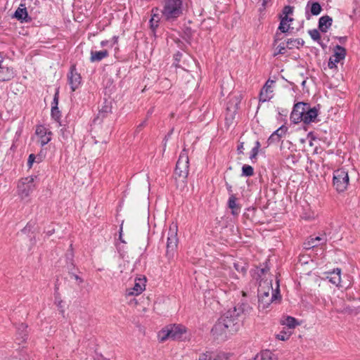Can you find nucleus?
<instances>
[{
    "instance_id": "c03bdc74",
    "label": "nucleus",
    "mask_w": 360,
    "mask_h": 360,
    "mask_svg": "<svg viewBox=\"0 0 360 360\" xmlns=\"http://www.w3.org/2000/svg\"><path fill=\"white\" fill-rule=\"evenodd\" d=\"M71 276L74 278L76 281H77L79 283L83 282V280L76 274H72Z\"/></svg>"
},
{
    "instance_id": "e433bc0d",
    "label": "nucleus",
    "mask_w": 360,
    "mask_h": 360,
    "mask_svg": "<svg viewBox=\"0 0 360 360\" xmlns=\"http://www.w3.org/2000/svg\"><path fill=\"white\" fill-rule=\"evenodd\" d=\"M285 52V46L284 44H280L277 46L276 48V52L274 53V56L278 55V54H284Z\"/></svg>"
},
{
    "instance_id": "7ed1b4c3",
    "label": "nucleus",
    "mask_w": 360,
    "mask_h": 360,
    "mask_svg": "<svg viewBox=\"0 0 360 360\" xmlns=\"http://www.w3.org/2000/svg\"><path fill=\"white\" fill-rule=\"evenodd\" d=\"M160 12L167 21H173L183 13V0H162Z\"/></svg>"
},
{
    "instance_id": "b1692460",
    "label": "nucleus",
    "mask_w": 360,
    "mask_h": 360,
    "mask_svg": "<svg viewBox=\"0 0 360 360\" xmlns=\"http://www.w3.org/2000/svg\"><path fill=\"white\" fill-rule=\"evenodd\" d=\"M340 274L341 269L337 268L334 269L333 271L328 273L327 278L328 279L329 282H330L333 285L339 286L341 281Z\"/></svg>"
},
{
    "instance_id": "09e8293b",
    "label": "nucleus",
    "mask_w": 360,
    "mask_h": 360,
    "mask_svg": "<svg viewBox=\"0 0 360 360\" xmlns=\"http://www.w3.org/2000/svg\"><path fill=\"white\" fill-rule=\"evenodd\" d=\"M280 34H279V33L276 32V36H275V39H274V43H275V44H276V43H277V41H278V40H280V39H281L279 38V35H280Z\"/></svg>"
},
{
    "instance_id": "a878e982",
    "label": "nucleus",
    "mask_w": 360,
    "mask_h": 360,
    "mask_svg": "<svg viewBox=\"0 0 360 360\" xmlns=\"http://www.w3.org/2000/svg\"><path fill=\"white\" fill-rule=\"evenodd\" d=\"M27 328V326L24 323H21L18 328L16 339L19 340L18 344H20L27 340L28 335Z\"/></svg>"
},
{
    "instance_id": "9b49d317",
    "label": "nucleus",
    "mask_w": 360,
    "mask_h": 360,
    "mask_svg": "<svg viewBox=\"0 0 360 360\" xmlns=\"http://www.w3.org/2000/svg\"><path fill=\"white\" fill-rule=\"evenodd\" d=\"M68 79L72 91H75L79 87L82 82V77L80 74L77 72L75 65L71 66L70 72L68 74Z\"/></svg>"
},
{
    "instance_id": "de8ad7c7",
    "label": "nucleus",
    "mask_w": 360,
    "mask_h": 360,
    "mask_svg": "<svg viewBox=\"0 0 360 360\" xmlns=\"http://www.w3.org/2000/svg\"><path fill=\"white\" fill-rule=\"evenodd\" d=\"M146 121L145 120L137 127V129L141 130L146 125Z\"/></svg>"
},
{
    "instance_id": "5701e85b",
    "label": "nucleus",
    "mask_w": 360,
    "mask_h": 360,
    "mask_svg": "<svg viewBox=\"0 0 360 360\" xmlns=\"http://www.w3.org/2000/svg\"><path fill=\"white\" fill-rule=\"evenodd\" d=\"M237 198L235 195L229 196L228 200V207L231 210V214L233 216H237L240 212V206L237 203Z\"/></svg>"
},
{
    "instance_id": "1a4fd4ad",
    "label": "nucleus",
    "mask_w": 360,
    "mask_h": 360,
    "mask_svg": "<svg viewBox=\"0 0 360 360\" xmlns=\"http://www.w3.org/2000/svg\"><path fill=\"white\" fill-rule=\"evenodd\" d=\"M346 56V49L340 46H335V53L333 54L328 60V66L330 69L337 68V63L344 60Z\"/></svg>"
},
{
    "instance_id": "37998d69",
    "label": "nucleus",
    "mask_w": 360,
    "mask_h": 360,
    "mask_svg": "<svg viewBox=\"0 0 360 360\" xmlns=\"http://www.w3.org/2000/svg\"><path fill=\"white\" fill-rule=\"evenodd\" d=\"M226 189L228 191V193L229 194V195L231 196V195H234L233 193V190H232V186L231 185H230L229 183L226 182Z\"/></svg>"
},
{
    "instance_id": "79ce46f5",
    "label": "nucleus",
    "mask_w": 360,
    "mask_h": 360,
    "mask_svg": "<svg viewBox=\"0 0 360 360\" xmlns=\"http://www.w3.org/2000/svg\"><path fill=\"white\" fill-rule=\"evenodd\" d=\"M62 300L59 298H58L57 297H56V301H55V303L56 304V305L58 306V307L59 309H60V311L62 313H64V310L63 309V306H62Z\"/></svg>"
},
{
    "instance_id": "7c9ffc66",
    "label": "nucleus",
    "mask_w": 360,
    "mask_h": 360,
    "mask_svg": "<svg viewBox=\"0 0 360 360\" xmlns=\"http://www.w3.org/2000/svg\"><path fill=\"white\" fill-rule=\"evenodd\" d=\"M254 174V169L252 166L244 165L242 167V176H252Z\"/></svg>"
},
{
    "instance_id": "f704fd0d",
    "label": "nucleus",
    "mask_w": 360,
    "mask_h": 360,
    "mask_svg": "<svg viewBox=\"0 0 360 360\" xmlns=\"http://www.w3.org/2000/svg\"><path fill=\"white\" fill-rule=\"evenodd\" d=\"M158 11H159V8H153L152 10V16H151V18H150V21H155V23L157 22L158 24L160 20V15L158 13Z\"/></svg>"
},
{
    "instance_id": "cd10ccee",
    "label": "nucleus",
    "mask_w": 360,
    "mask_h": 360,
    "mask_svg": "<svg viewBox=\"0 0 360 360\" xmlns=\"http://www.w3.org/2000/svg\"><path fill=\"white\" fill-rule=\"evenodd\" d=\"M292 20L293 19L292 18L286 16L282 17L278 27V30L283 33L287 32L290 27V26L288 25V22H292Z\"/></svg>"
},
{
    "instance_id": "58836bf2",
    "label": "nucleus",
    "mask_w": 360,
    "mask_h": 360,
    "mask_svg": "<svg viewBox=\"0 0 360 360\" xmlns=\"http://www.w3.org/2000/svg\"><path fill=\"white\" fill-rule=\"evenodd\" d=\"M58 100H59V89H57L56 91V93L54 94L53 101L51 103V106H56V107H58Z\"/></svg>"
},
{
    "instance_id": "bb28decb",
    "label": "nucleus",
    "mask_w": 360,
    "mask_h": 360,
    "mask_svg": "<svg viewBox=\"0 0 360 360\" xmlns=\"http://www.w3.org/2000/svg\"><path fill=\"white\" fill-rule=\"evenodd\" d=\"M255 360H277L275 354L269 350L262 351L255 357Z\"/></svg>"
},
{
    "instance_id": "a211bd4d",
    "label": "nucleus",
    "mask_w": 360,
    "mask_h": 360,
    "mask_svg": "<svg viewBox=\"0 0 360 360\" xmlns=\"http://www.w3.org/2000/svg\"><path fill=\"white\" fill-rule=\"evenodd\" d=\"M13 17L21 22H30L32 20L31 17L28 15L25 5L22 4L15 11Z\"/></svg>"
},
{
    "instance_id": "0eeeda50",
    "label": "nucleus",
    "mask_w": 360,
    "mask_h": 360,
    "mask_svg": "<svg viewBox=\"0 0 360 360\" xmlns=\"http://www.w3.org/2000/svg\"><path fill=\"white\" fill-rule=\"evenodd\" d=\"M333 186L338 192H343L346 190L349 184V176L345 169H338L333 173Z\"/></svg>"
},
{
    "instance_id": "423d86ee",
    "label": "nucleus",
    "mask_w": 360,
    "mask_h": 360,
    "mask_svg": "<svg viewBox=\"0 0 360 360\" xmlns=\"http://www.w3.org/2000/svg\"><path fill=\"white\" fill-rule=\"evenodd\" d=\"M178 227L176 224L169 226L167 240V256L170 258L174 256L178 244Z\"/></svg>"
},
{
    "instance_id": "4468645a",
    "label": "nucleus",
    "mask_w": 360,
    "mask_h": 360,
    "mask_svg": "<svg viewBox=\"0 0 360 360\" xmlns=\"http://www.w3.org/2000/svg\"><path fill=\"white\" fill-rule=\"evenodd\" d=\"M303 122L304 124H309L315 121L318 116V110L314 108H310L309 105L304 103L303 108Z\"/></svg>"
},
{
    "instance_id": "c756f323",
    "label": "nucleus",
    "mask_w": 360,
    "mask_h": 360,
    "mask_svg": "<svg viewBox=\"0 0 360 360\" xmlns=\"http://www.w3.org/2000/svg\"><path fill=\"white\" fill-rule=\"evenodd\" d=\"M260 147H261L260 142L259 141H255V146L252 148L251 153H250V159L252 162L254 161V160L257 159V156L258 155Z\"/></svg>"
},
{
    "instance_id": "864d4df0",
    "label": "nucleus",
    "mask_w": 360,
    "mask_h": 360,
    "mask_svg": "<svg viewBox=\"0 0 360 360\" xmlns=\"http://www.w3.org/2000/svg\"><path fill=\"white\" fill-rule=\"evenodd\" d=\"M241 293H243V296H245V293L244 292L242 291Z\"/></svg>"
},
{
    "instance_id": "6ab92c4d",
    "label": "nucleus",
    "mask_w": 360,
    "mask_h": 360,
    "mask_svg": "<svg viewBox=\"0 0 360 360\" xmlns=\"http://www.w3.org/2000/svg\"><path fill=\"white\" fill-rule=\"evenodd\" d=\"M288 131V128L285 126H281L276 129L268 139V144H272L278 143L281 141V138L283 137Z\"/></svg>"
},
{
    "instance_id": "6e6552de",
    "label": "nucleus",
    "mask_w": 360,
    "mask_h": 360,
    "mask_svg": "<svg viewBox=\"0 0 360 360\" xmlns=\"http://www.w3.org/2000/svg\"><path fill=\"white\" fill-rule=\"evenodd\" d=\"M34 188V177L30 176L20 179L18 185V193L24 198L28 197Z\"/></svg>"
},
{
    "instance_id": "4c0bfd02",
    "label": "nucleus",
    "mask_w": 360,
    "mask_h": 360,
    "mask_svg": "<svg viewBox=\"0 0 360 360\" xmlns=\"http://www.w3.org/2000/svg\"><path fill=\"white\" fill-rule=\"evenodd\" d=\"M293 12V7L290 6H285L283 9V14L284 16L288 17L289 15Z\"/></svg>"
},
{
    "instance_id": "473e14b6",
    "label": "nucleus",
    "mask_w": 360,
    "mask_h": 360,
    "mask_svg": "<svg viewBox=\"0 0 360 360\" xmlns=\"http://www.w3.org/2000/svg\"><path fill=\"white\" fill-rule=\"evenodd\" d=\"M308 33L313 40L318 41L323 47L322 44L319 41L320 39H321V35H320L319 32L317 30H316V29L310 30H309Z\"/></svg>"
},
{
    "instance_id": "49530a36",
    "label": "nucleus",
    "mask_w": 360,
    "mask_h": 360,
    "mask_svg": "<svg viewBox=\"0 0 360 360\" xmlns=\"http://www.w3.org/2000/svg\"><path fill=\"white\" fill-rule=\"evenodd\" d=\"M243 149H244V148H243V143H241L240 144V146H238V153H242Z\"/></svg>"
},
{
    "instance_id": "412c9836",
    "label": "nucleus",
    "mask_w": 360,
    "mask_h": 360,
    "mask_svg": "<svg viewBox=\"0 0 360 360\" xmlns=\"http://www.w3.org/2000/svg\"><path fill=\"white\" fill-rule=\"evenodd\" d=\"M309 8H310V13L313 15H318L322 11L321 6L319 2L311 3L309 1L306 6V18L308 20L310 18V15L308 12Z\"/></svg>"
},
{
    "instance_id": "2f4dec72",
    "label": "nucleus",
    "mask_w": 360,
    "mask_h": 360,
    "mask_svg": "<svg viewBox=\"0 0 360 360\" xmlns=\"http://www.w3.org/2000/svg\"><path fill=\"white\" fill-rule=\"evenodd\" d=\"M302 44H303V41L301 42L299 39H290L287 41L286 46L289 49H291L294 47H299V46L302 45Z\"/></svg>"
},
{
    "instance_id": "ddd939ff",
    "label": "nucleus",
    "mask_w": 360,
    "mask_h": 360,
    "mask_svg": "<svg viewBox=\"0 0 360 360\" xmlns=\"http://www.w3.org/2000/svg\"><path fill=\"white\" fill-rule=\"evenodd\" d=\"M146 278L145 277L136 278L133 288L127 290V295L132 296L140 295L146 288Z\"/></svg>"
},
{
    "instance_id": "c85d7f7f",
    "label": "nucleus",
    "mask_w": 360,
    "mask_h": 360,
    "mask_svg": "<svg viewBox=\"0 0 360 360\" xmlns=\"http://www.w3.org/2000/svg\"><path fill=\"white\" fill-rule=\"evenodd\" d=\"M282 324L286 326L290 329H292L299 325V323L295 318L292 316H287L282 321Z\"/></svg>"
},
{
    "instance_id": "39448f33",
    "label": "nucleus",
    "mask_w": 360,
    "mask_h": 360,
    "mask_svg": "<svg viewBox=\"0 0 360 360\" xmlns=\"http://www.w3.org/2000/svg\"><path fill=\"white\" fill-rule=\"evenodd\" d=\"M189 172V159L188 151L186 148H184L181 152L177 162L176 164V168L174 174L179 178L185 179L187 178Z\"/></svg>"
},
{
    "instance_id": "aec40b11",
    "label": "nucleus",
    "mask_w": 360,
    "mask_h": 360,
    "mask_svg": "<svg viewBox=\"0 0 360 360\" xmlns=\"http://www.w3.org/2000/svg\"><path fill=\"white\" fill-rule=\"evenodd\" d=\"M227 359L224 353L206 352L200 355L198 360H227Z\"/></svg>"
},
{
    "instance_id": "dca6fc26",
    "label": "nucleus",
    "mask_w": 360,
    "mask_h": 360,
    "mask_svg": "<svg viewBox=\"0 0 360 360\" xmlns=\"http://www.w3.org/2000/svg\"><path fill=\"white\" fill-rule=\"evenodd\" d=\"M327 242V238L325 234L320 236H311L304 243V248L307 250L312 249L319 245H324Z\"/></svg>"
},
{
    "instance_id": "20e7f679",
    "label": "nucleus",
    "mask_w": 360,
    "mask_h": 360,
    "mask_svg": "<svg viewBox=\"0 0 360 360\" xmlns=\"http://www.w3.org/2000/svg\"><path fill=\"white\" fill-rule=\"evenodd\" d=\"M186 328L181 324H170L163 328L158 335L160 342L167 340H179L186 333Z\"/></svg>"
},
{
    "instance_id": "603ef678",
    "label": "nucleus",
    "mask_w": 360,
    "mask_h": 360,
    "mask_svg": "<svg viewBox=\"0 0 360 360\" xmlns=\"http://www.w3.org/2000/svg\"><path fill=\"white\" fill-rule=\"evenodd\" d=\"M53 230L49 231L48 235L51 236L53 233Z\"/></svg>"
},
{
    "instance_id": "a19ab883",
    "label": "nucleus",
    "mask_w": 360,
    "mask_h": 360,
    "mask_svg": "<svg viewBox=\"0 0 360 360\" xmlns=\"http://www.w3.org/2000/svg\"><path fill=\"white\" fill-rule=\"evenodd\" d=\"M36 156L34 154H30L27 160V166L30 168L32 166L33 162L35 161Z\"/></svg>"
},
{
    "instance_id": "f257e3e1",
    "label": "nucleus",
    "mask_w": 360,
    "mask_h": 360,
    "mask_svg": "<svg viewBox=\"0 0 360 360\" xmlns=\"http://www.w3.org/2000/svg\"><path fill=\"white\" fill-rule=\"evenodd\" d=\"M252 307L247 300L240 302L226 311L219 319L212 329L213 336L221 340H225L229 335L237 332L240 325L242 314H250Z\"/></svg>"
},
{
    "instance_id": "ea45409f",
    "label": "nucleus",
    "mask_w": 360,
    "mask_h": 360,
    "mask_svg": "<svg viewBox=\"0 0 360 360\" xmlns=\"http://www.w3.org/2000/svg\"><path fill=\"white\" fill-rule=\"evenodd\" d=\"M234 268L240 273L245 274L246 272V268L244 266H241L238 263H234Z\"/></svg>"
},
{
    "instance_id": "9d476101",
    "label": "nucleus",
    "mask_w": 360,
    "mask_h": 360,
    "mask_svg": "<svg viewBox=\"0 0 360 360\" xmlns=\"http://www.w3.org/2000/svg\"><path fill=\"white\" fill-rule=\"evenodd\" d=\"M14 75L13 69L5 63L4 57L0 53V81H9L14 77Z\"/></svg>"
},
{
    "instance_id": "8fccbe9b",
    "label": "nucleus",
    "mask_w": 360,
    "mask_h": 360,
    "mask_svg": "<svg viewBox=\"0 0 360 360\" xmlns=\"http://www.w3.org/2000/svg\"><path fill=\"white\" fill-rule=\"evenodd\" d=\"M108 43V41H102L101 42V46L102 47L105 46H107Z\"/></svg>"
},
{
    "instance_id": "c9c22d12",
    "label": "nucleus",
    "mask_w": 360,
    "mask_h": 360,
    "mask_svg": "<svg viewBox=\"0 0 360 360\" xmlns=\"http://www.w3.org/2000/svg\"><path fill=\"white\" fill-rule=\"evenodd\" d=\"M291 335L290 332H286V331H281L277 335L276 338L280 340H287L289 339L290 336Z\"/></svg>"
},
{
    "instance_id": "72a5a7b5",
    "label": "nucleus",
    "mask_w": 360,
    "mask_h": 360,
    "mask_svg": "<svg viewBox=\"0 0 360 360\" xmlns=\"http://www.w3.org/2000/svg\"><path fill=\"white\" fill-rule=\"evenodd\" d=\"M60 117H61V113L58 109V107L51 106V117L54 120L59 122V120H60Z\"/></svg>"
},
{
    "instance_id": "a18cd8bd",
    "label": "nucleus",
    "mask_w": 360,
    "mask_h": 360,
    "mask_svg": "<svg viewBox=\"0 0 360 360\" xmlns=\"http://www.w3.org/2000/svg\"><path fill=\"white\" fill-rule=\"evenodd\" d=\"M150 27L153 29V30H155V28L158 27V24L156 22L155 23V21H150Z\"/></svg>"
},
{
    "instance_id": "f3484780",
    "label": "nucleus",
    "mask_w": 360,
    "mask_h": 360,
    "mask_svg": "<svg viewBox=\"0 0 360 360\" xmlns=\"http://www.w3.org/2000/svg\"><path fill=\"white\" fill-rule=\"evenodd\" d=\"M303 108L304 103H297L294 105L293 110L290 114V120L294 123L303 122Z\"/></svg>"
},
{
    "instance_id": "4be33fe9",
    "label": "nucleus",
    "mask_w": 360,
    "mask_h": 360,
    "mask_svg": "<svg viewBox=\"0 0 360 360\" xmlns=\"http://www.w3.org/2000/svg\"><path fill=\"white\" fill-rule=\"evenodd\" d=\"M333 19L329 15H323L319 18V29L322 32H326L332 25Z\"/></svg>"
},
{
    "instance_id": "2eb2a0df",
    "label": "nucleus",
    "mask_w": 360,
    "mask_h": 360,
    "mask_svg": "<svg viewBox=\"0 0 360 360\" xmlns=\"http://www.w3.org/2000/svg\"><path fill=\"white\" fill-rule=\"evenodd\" d=\"M274 81L269 79L260 91L259 102L269 101L273 97L272 84Z\"/></svg>"
},
{
    "instance_id": "f03ea898",
    "label": "nucleus",
    "mask_w": 360,
    "mask_h": 360,
    "mask_svg": "<svg viewBox=\"0 0 360 360\" xmlns=\"http://www.w3.org/2000/svg\"><path fill=\"white\" fill-rule=\"evenodd\" d=\"M278 285L274 290L271 283L261 281L258 288L259 309H267L271 304L281 299Z\"/></svg>"
},
{
    "instance_id": "f8f14e48",
    "label": "nucleus",
    "mask_w": 360,
    "mask_h": 360,
    "mask_svg": "<svg viewBox=\"0 0 360 360\" xmlns=\"http://www.w3.org/2000/svg\"><path fill=\"white\" fill-rule=\"evenodd\" d=\"M35 134L38 136V142L41 146L47 144L51 139L52 132L43 125L37 127Z\"/></svg>"
},
{
    "instance_id": "393cba45",
    "label": "nucleus",
    "mask_w": 360,
    "mask_h": 360,
    "mask_svg": "<svg viewBox=\"0 0 360 360\" xmlns=\"http://www.w3.org/2000/svg\"><path fill=\"white\" fill-rule=\"evenodd\" d=\"M109 55V53L107 50H103L99 51H91V57L90 60L91 62H99L102 60L103 58L108 57Z\"/></svg>"
},
{
    "instance_id": "3c124183",
    "label": "nucleus",
    "mask_w": 360,
    "mask_h": 360,
    "mask_svg": "<svg viewBox=\"0 0 360 360\" xmlns=\"http://www.w3.org/2000/svg\"><path fill=\"white\" fill-rule=\"evenodd\" d=\"M61 131H62V136H63V137L64 139H66V138H67V136L65 135V131H64L63 129H61Z\"/></svg>"
}]
</instances>
